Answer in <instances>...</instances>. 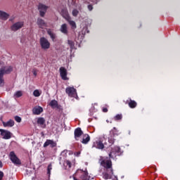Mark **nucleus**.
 Segmentation results:
<instances>
[{
  "instance_id": "f257e3e1",
  "label": "nucleus",
  "mask_w": 180,
  "mask_h": 180,
  "mask_svg": "<svg viewBox=\"0 0 180 180\" xmlns=\"http://www.w3.org/2000/svg\"><path fill=\"white\" fill-rule=\"evenodd\" d=\"M13 71V67L12 66H2L0 68V86L5 85V79L4 76L6 74H11Z\"/></svg>"
},
{
  "instance_id": "f03ea898",
  "label": "nucleus",
  "mask_w": 180,
  "mask_h": 180,
  "mask_svg": "<svg viewBox=\"0 0 180 180\" xmlns=\"http://www.w3.org/2000/svg\"><path fill=\"white\" fill-rule=\"evenodd\" d=\"M74 180H88V172L83 170H77L75 173Z\"/></svg>"
},
{
  "instance_id": "7ed1b4c3",
  "label": "nucleus",
  "mask_w": 180,
  "mask_h": 180,
  "mask_svg": "<svg viewBox=\"0 0 180 180\" xmlns=\"http://www.w3.org/2000/svg\"><path fill=\"white\" fill-rule=\"evenodd\" d=\"M110 137L108 138V141L110 144H113L115 143V138L116 136H119L120 134V132H119V130L116 129V127H113L112 129L110 131Z\"/></svg>"
},
{
  "instance_id": "20e7f679",
  "label": "nucleus",
  "mask_w": 180,
  "mask_h": 180,
  "mask_svg": "<svg viewBox=\"0 0 180 180\" xmlns=\"http://www.w3.org/2000/svg\"><path fill=\"white\" fill-rule=\"evenodd\" d=\"M39 43L43 50H49L50 49V41L46 37H42L39 39Z\"/></svg>"
},
{
  "instance_id": "39448f33",
  "label": "nucleus",
  "mask_w": 180,
  "mask_h": 180,
  "mask_svg": "<svg viewBox=\"0 0 180 180\" xmlns=\"http://www.w3.org/2000/svg\"><path fill=\"white\" fill-rule=\"evenodd\" d=\"M10 160L13 164L15 165H20L22 164V162L20 161V159L16 157V154H15V152L11 151L9 155Z\"/></svg>"
},
{
  "instance_id": "423d86ee",
  "label": "nucleus",
  "mask_w": 180,
  "mask_h": 180,
  "mask_svg": "<svg viewBox=\"0 0 180 180\" xmlns=\"http://www.w3.org/2000/svg\"><path fill=\"white\" fill-rule=\"evenodd\" d=\"M65 92L68 94L70 98H77V96H78L77 94V89H75L74 87H67L65 89Z\"/></svg>"
},
{
  "instance_id": "0eeeda50",
  "label": "nucleus",
  "mask_w": 180,
  "mask_h": 180,
  "mask_svg": "<svg viewBox=\"0 0 180 180\" xmlns=\"http://www.w3.org/2000/svg\"><path fill=\"white\" fill-rule=\"evenodd\" d=\"M47 9H49V6L43 4H39L38 5V10L39 11V15L42 18H44V15H46V13L47 12Z\"/></svg>"
},
{
  "instance_id": "6e6552de",
  "label": "nucleus",
  "mask_w": 180,
  "mask_h": 180,
  "mask_svg": "<svg viewBox=\"0 0 180 180\" xmlns=\"http://www.w3.org/2000/svg\"><path fill=\"white\" fill-rule=\"evenodd\" d=\"M25 25V22L23 21H19L14 24H13L11 27V29L12 32H18V30H20V29H22Z\"/></svg>"
},
{
  "instance_id": "1a4fd4ad",
  "label": "nucleus",
  "mask_w": 180,
  "mask_h": 180,
  "mask_svg": "<svg viewBox=\"0 0 180 180\" xmlns=\"http://www.w3.org/2000/svg\"><path fill=\"white\" fill-rule=\"evenodd\" d=\"M1 136L4 140H9L12 138V133L8 130L0 129Z\"/></svg>"
},
{
  "instance_id": "9d476101",
  "label": "nucleus",
  "mask_w": 180,
  "mask_h": 180,
  "mask_svg": "<svg viewBox=\"0 0 180 180\" xmlns=\"http://www.w3.org/2000/svg\"><path fill=\"white\" fill-rule=\"evenodd\" d=\"M120 155V147L115 146L111 150V153H109V157L110 158H115V157Z\"/></svg>"
},
{
  "instance_id": "9b49d317",
  "label": "nucleus",
  "mask_w": 180,
  "mask_h": 180,
  "mask_svg": "<svg viewBox=\"0 0 180 180\" xmlns=\"http://www.w3.org/2000/svg\"><path fill=\"white\" fill-rule=\"evenodd\" d=\"M101 165L105 168L106 171L112 169V161L110 160H103L101 162Z\"/></svg>"
},
{
  "instance_id": "f8f14e48",
  "label": "nucleus",
  "mask_w": 180,
  "mask_h": 180,
  "mask_svg": "<svg viewBox=\"0 0 180 180\" xmlns=\"http://www.w3.org/2000/svg\"><path fill=\"white\" fill-rule=\"evenodd\" d=\"M92 148H98V150H103V148H105V145H103L102 141L98 140L94 142Z\"/></svg>"
},
{
  "instance_id": "ddd939ff",
  "label": "nucleus",
  "mask_w": 180,
  "mask_h": 180,
  "mask_svg": "<svg viewBox=\"0 0 180 180\" xmlns=\"http://www.w3.org/2000/svg\"><path fill=\"white\" fill-rule=\"evenodd\" d=\"M74 134H75V139L76 140V141H79L81 136L84 134V132H82V129H81V128L78 127L75 129Z\"/></svg>"
},
{
  "instance_id": "4468645a",
  "label": "nucleus",
  "mask_w": 180,
  "mask_h": 180,
  "mask_svg": "<svg viewBox=\"0 0 180 180\" xmlns=\"http://www.w3.org/2000/svg\"><path fill=\"white\" fill-rule=\"evenodd\" d=\"M112 175H113V169L105 170V172L103 173V178L104 179H110L112 178Z\"/></svg>"
},
{
  "instance_id": "2eb2a0df",
  "label": "nucleus",
  "mask_w": 180,
  "mask_h": 180,
  "mask_svg": "<svg viewBox=\"0 0 180 180\" xmlns=\"http://www.w3.org/2000/svg\"><path fill=\"white\" fill-rule=\"evenodd\" d=\"M49 146H50L51 148H54V147L57 146V143H56L53 140L47 139L46 142L44 143V147H49Z\"/></svg>"
},
{
  "instance_id": "dca6fc26",
  "label": "nucleus",
  "mask_w": 180,
  "mask_h": 180,
  "mask_svg": "<svg viewBox=\"0 0 180 180\" xmlns=\"http://www.w3.org/2000/svg\"><path fill=\"white\" fill-rule=\"evenodd\" d=\"M60 77L62 79H64V81H66V79H68L67 78V69L64 67H60L59 69Z\"/></svg>"
},
{
  "instance_id": "f3484780",
  "label": "nucleus",
  "mask_w": 180,
  "mask_h": 180,
  "mask_svg": "<svg viewBox=\"0 0 180 180\" xmlns=\"http://www.w3.org/2000/svg\"><path fill=\"white\" fill-rule=\"evenodd\" d=\"M37 24L38 25L39 27H40L41 29H44V27H47V23H46L44 20L41 18L37 19Z\"/></svg>"
},
{
  "instance_id": "a211bd4d",
  "label": "nucleus",
  "mask_w": 180,
  "mask_h": 180,
  "mask_svg": "<svg viewBox=\"0 0 180 180\" xmlns=\"http://www.w3.org/2000/svg\"><path fill=\"white\" fill-rule=\"evenodd\" d=\"M125 103H127V105H128L129 108H131V109H134V108L137 107V102H136L134 100H131V98L127 100Z\"/></svg>"
},
{
  "instance_id": "6ab92c4d",
  "label": "nucleus",
  "mask_w": 180,
  "mask_h": 180,
  "mask_svg": "<svg viewBox=\"0 0 180 180\" xmlns=\"http://www.w3.org/2000/svg\"><path fill=\"white\" fill-rule=\"evenodd\" d=\"M89 141H91V136H89L88 134H84L81 143H82V144H88Z\"/></svg>"
},
{
  "instance_id": "aec40b11",
  "label": "nucleus",
  "mask_w": 180,
  "mask_h": 180,
  "mask_svg": "<svg viewBox=\"0 0 180 180\" xmlns=\"http://www.w3.org/2000/svg\"><path fill=\"white\" fill-rule=\"evenodd\" d=\"M2 124L4 127H13L15 126V121L13 120H9L6 122H3Z\"/></svg>"
},
{
  "instance_id": "412c9836",
  "label": "nucleus",
  "mask_w": 180,
  "mask_h": 180,
  "mask_svg": "<svg viewBox=\"0 0 180 180\" xmlns=\"http://www.w3.org/2000/svg\"><path fill=\"white\" fill-rule=\"evenodd\" d=\"M42 112H43V108H41L40 106L34 107L32 109L33 115H40L41 113H42Z\"/></svg>"
},
{
  "instance_id": "4be33fe9",
  "label": "nucleus",
  "mask_w": 180,
  "mask_h": 180,
  "mask_svg": "<svg viewBox=\"0 0 180 180\" xmlns=\"http://www.w3.org/2000/svg\"><path fill=\"white\" fill-rule=\"evenodd\" d=\"M0 19H2V20H8V19H9V14L6 12L0 11Z\"/></svg>"
},
{
  "instance_id": "5701e85b",
  "label": "nucleus",
  "mask_w": 180,
  "mask_h": 180,
  "mask_svg": "<svg viewBox=\"0 0 180 180\" xmlns=\"http://www.w3.org/2000/svg\"><path fill=\"white\" fill-rule=\"evenodd\" d=\"M60 30L63 34H68V27H67V24H63Z\"/></svg>"
},
{
  "instance_id": "b1692460",
  "label": "nucleus",
  "mask_w": 180,
  "mask_h": 180,
  "mask_svg": "<svg viewBox=\"0 0 180 180\" xmlns=\"http://www.w3.org/2000/svg\"><path fill=\"white\" fill-rule=\"evenodd\" d=\"M37 124L41 126V127H46V120L43 117H39L37 119Z\"/></svg>"
},
{
  "instance_id": "393cba45",
  "label": "nucleus",
  "mask_w": 180,
  "mask_h": 180,
  "mask_svg": "<svg viewBox=\"0 0 180 180\" xmlns=\"http://www.w3.org/2000/svg\"><path fill=\"white\" fill-rule=\"evenodd\" d=\"M47 33L50 36L51 40L53 41H55L56 37V34L50 29L47 30Z\"/></svg>"
},
{
  "instance_id": "a878e982",
  "label": "nucleus",
  "mask_w": 180,
  "mask_h": 180,
  "mask_svg": "<svg viewBox=\"0 0 180 180\" xmlns=\"http://www.w3.org/2000/svg\"><path fill=\"white\" fill-rule=\"evenodd\" d=\"M72 164L70 160H65L63 162V167H65V169H70L71 168Z\"/></svg>"
},
{
  "instance_id": "bb28decb",
  "label": "nucleus",
  "mask_w": 180,
  "mask_h": 180,
  "mask_svg": "<svg viewBox=\"0 0 180 180\" xmlns=\"http://www.w3.org/2000/svg\"><path fill=\"white\" fill-rule=\"evenodd\" d=\"M60 13L65 19H68L70 18L68 17V11L65 8L63 9Z\"/></svg>"
},
{
  "instance_id": "cd10ccee",
  "label": "nucleus",
  "mask_w": 180,
  "mask_h": 180,
  "mask_svg": "<svg viewBox=\"0 0 180 180\" xmlns=\"http://www.w3.org/2000/svg\"><path fill=\"white\" fill-rule=\"evenodd\" d=\"M20 96H23V92L22 91H18L13 95V98H20Z\"/></svg>"
},
{
  "instance_id": "c85d7f7f",
  "label": "nucleus",
  "mask_w": 180,
  "mask_h": 180,
  "mask_svg": "<svg viewBox=\"0 0 180 180\" xmlns=\"http://www.w3.org/2000/svg\"><path fill=\"white\" fill-rule=\"evenodd\" d=\"M49 105L51 106V108H57V106H58V103L56 100H52Z\"/></svg>"
},
{
  "instance_id": "c756f323",
  "label": "nucleus",
  "mask_w": 180,
  "mask_h": 180,
  "mask_svg": "<svg viewBox=\"0 0 180 180\" xmlns=\"http://www.w3.org/2000/svg\"><path fill=\"white\" fill-rule=\"evenodd\" d=\"M51 169H53V165H51V164H49L47 167V174L49 176L51 175Z\"/></svg>"
},
{
  "instance_id": "7c9ffc66",
  "label": "nucleus",
  "mask_w": 180,
  "mask_h": 180,
  "mask_svg": "<svg viewBox=\"0 0 180 180\" xmlns=\"http://www.w3.org/2000/svg\"><path fill=\"white\" fill-rule=\"evenodd\" d=\"M122 118L123 115H122V114H118L114 117L115 120H122Z\"/></svg>"
},
{
  "instance_id": "2f4dec72",
  "label": "nucleus",
  "mask_w": 180,
  "mask_h": 180,
  "mask_svg": "<svg viewBox=\"0 0 180 180\" xmlns=\"http://www.w3.org/2000/svg\"><path fill=\"white\" fill-rule=\"evenodd\" d=\"M68 43L71 49H74L75 46V44L74 43L73 41H71V40H68Z\"/></svg>"
},
{
  "instance_id": "473e14b6",
  "label": "nucleus",
  "mask_w": 180,
  "mask_h": 180,
  "mask_svg": "<svg viewBox=\"0 0 180 180\" xmlns=\"http://www.w3.org/2000/svg\"><path fill=\"white\" fill-rule=\"evenodd\" d=\"M33 95H34V96L37 98V97L40 96L41 94H40V91L37 89V90L34 91Z\"/></svg>"
},
{
  "instance_id": "72a5a7b5",
  "label": "nucleus",
  "mask_w": 180,
  "mask_h": 180,
  "mask_svg": "<svg viewBox=\"0 0 180 180\" xmlns=\"http://www.w3.org/2000/svg\"><path fill=\"white\" fill-rule=\"evenodd\" d=\"M69 24L70 25V26H72V27L73 29H76L77 28V25L75 24V22L72 20H69Z\"/></svg>"
},
{
  "instance_id": "f704fd0d",
  "label": "nucleus",
  "mask_w": 180,
  "mask_h": 180,
  "mask_svg": "<svg viewBox=\"0 0 180 180\" xmlns=\"http://www.w3.org/2000/svg\"><path fill=\"white\" fill-rule=\"evenodd\" d=\"M14 119L18 123H20L22 122V118L19 116H15Z\"/></svg>"
},
{
  "instance_id": "c9c22d12",
  "label": "nucleus",
  "mask_w": 180,
  "mask_h": 180,
  "mask_svg": "<svg viewBox=\"0 0 180 180\" xmlns=\"http://www.w3.org/2000/svg\"><path fill=\"white\" fill-rule=\"evenodd\" d=\"M78 13H79V11H78V10L74 9V10L72 11V15H73V16H78Z\"/></svg>"
},
{
  "instance_id": "e433bc0d",
  "label": "nucleus",
  "mask_w": 180,
  "mask_h": 180,
  "mask_svg": "<svg viewBox=\"0 0 180 180\" xmlns=\"http://www.w3.org/2000/svg\"><path fill=\"white\" fill-rule=\"evenodd\" d=\"M67 153L68 151L67 150H63L62 153H61V155L63 157H65L67 155Z\"/></svg>"
},
{
  "instance_id": "4c0bfd02",
  "label": "nucleus",
  "mask_w": 180,
  "mask_h": 180,
  "mask_svg": "<svg viewBox=\"0 0 180 180\" xmlns=\"http://www.w3.org/2000/svg\"><path fill=\"white\" fill-rule=\"evenodd\" d=\"M2 178H4V172L0 171V180H2Z\"/></svg>"
},
{
  "instance_id": "58836bf2",
  "label": "nucleus",
  "mask_w": 180,
  "mask_h": 180,
  "mask_svg": "<svg viewBox=\"0 0 180 180\" xmlns=\"http://www.w3.org/2000/svg\"><path fill=\"white\" fill-rule=\"evenodd\" d=\"M88 9H89V11H92V9H94V6H92V5H89L88 6Z\"/></svg>"
},
{
  "instance_id": "ea45409f",
  "label": "nucleus",
  "mask_w": 180,
  "mask_h": 180,
  "mask_svg": "<svg viewBox=\"0 0 180 180\" xmlns=\"http://www.w3.org/2000/svg\"><path fill=\"white\" fill-rule=\"evenodd\" d=\"M103 112L104 113H106V112H108V108H103Z\"/></svg>"
},
{
  "instance_id": "a19ab883",
  "label": "nucleus",
  "mask_w": 180,
  "mask_h": 180,
  "mask_svg": "<svg viewBox=\"0 0 180 180\" xmlns=\"http://www.w3.org/2000/svg\"><path fill=\"white\" fill-rule=\"evenodd\" d=\"M13 20H15V17H11V18L9 19V21H10V22H13Z\"/></svg>"
},
{
  "instance_id": "79ce46f5",
  "label": "nucleus",
  "mask_w": 180,
  "mask_h": 180,
  "mask_svg": "<svg viewBox=\"0 0 180 180\" xmlns=\"http://www.w3.org/2000/svg\"><path fill=\"white\" fill-rule=\"evenodd\" d=\"M33 74H34V77H37V71L33 70Z\"/></svg>"
},
{
  "instance_id": "37998d69",
  "label": "nucleus",
  "mask_w": 180,
  "mask_h": 180,
  "mask_svg": "<svg viewBox=\"0 0 180 180\" xmlns=\"http://www.w3.org/2000/svg\"><path fill=\"white\" fill-rule=\"evenodd\" d=\"M2 167H3L2 162L0 161V168H2Z\"/></svg>"
},
{
  "instance_id": "c03bdc74",
  "label": "nucleus",
  "mask_w": 180,
  "mask_h": 180,
  "mask_svg": "<svg viewBox=\"0 0 180 180\" xmlns=\"http://www.w3.org/2000/svg\"><path fill=\"white\" fill-rule=\"evenodd\" d=\"M114 180H117V179H115Z\"/></svg>"
},
{
  "instance_id": "a18cd8bd",
  "label": "nucleus",
  "mask_w": 180,
  "mask_h": 180,
  "mask_svg": "<svg viewBox=\"0 0 180 180\" xmlns=\"http://www.w3.org/2000/svg\"><path fill=\"white\" fill-rule=\"evenodd\" d=\"M95 4H98V2L96 1Z\"/></svg>"
}]
</instances>
